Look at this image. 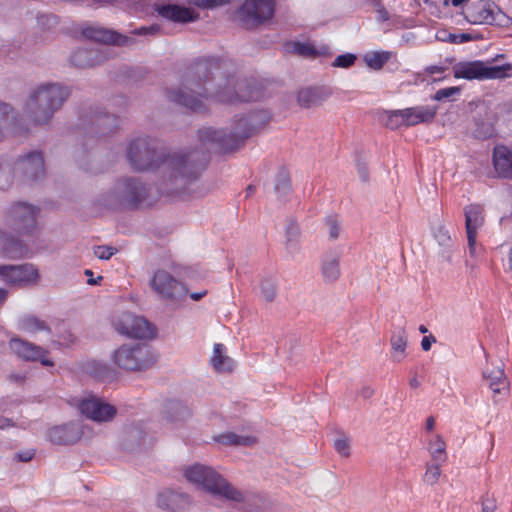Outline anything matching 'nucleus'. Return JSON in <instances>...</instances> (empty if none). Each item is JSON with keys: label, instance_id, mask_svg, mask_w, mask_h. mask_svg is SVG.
<instances>
[{"label": "nucleus", "instance_id": "52", "mask_svg": "<svg viewBox=\"0 0 512 512\" xmlns=\"http://www.w3.org/2000/svg\"><path fill=\"white\" fill-rule=\"evenodd\" d=\"M299 235V227L296 223H290L286 228L287 241L291 242L296 239Z\"/></svg>", "mask_w": 512, "mask_h": 512}, {"label": "nucleus", "instance_id": "63", "mask_svg": "<svg viewBox=\"0 0 512 512\" xmlns=\"http://www.w3.org/2000/svg\"><path fill=\"white\" fill-rule=\"evenodd\" d=\"M206 294H207V291L195 292V293L190 294V297L194 301H198V300L202 299Z\"/></svg>", "mask_w": 512, "mask_h": 512}, {"label": "nucleus", "instance_id": "4", "mask_svg": "<svg viewBox=\"0 0 512 512\" xmlns=\"http://www.w3.org/2000/svg\"><path fill=\"white\" fill-rule=\"evenodd\" d=\"M69 95L70 91L61 85H41L30 95L26 103V112L35 123H47Z\"/></svg>", "mask_w": 512, "mask_h": 512}, {"label": "nucleus", "instance_id": "51", "mask_svg": "<svg viewBox=\"0 0 512 512\" xmlns=\"http://www.w3.org/2000/svg\"><path fill=\"white\" fill-rule=\"evenodd\" d=\"M172 411L176 414V419H184L185 417L190 415V410L180 403H173L171 408Z\"/></svg>", "mask_w": 512, "mask_h": 512}, {"label": "nucleus", "instance_id": "2", "mask_svg": "<svg viewBox=\"0 0 512 512\" xmlns=\"http://www.w3.org/2000/svg\"><path fill=\"white\" fill-rule=\"evenodd\" d=\"M39 209L25 202L13 204L9 210L8 224L14 235L2 233L0 241L2 254L11 259L30 257L37 240Z\"/></svg>", "mask_w": 512, "mask_h": 512}, {"label": "nucleus", "instance_id": "44", "mask_svg": "<svg viewBox=\"0 0 512 512\" xmlns=\"http://www.w3.org/2000/svg\"><path fill=\"white\" fill-rule=\"evenodd\" d=\"M116 253L117 249L113 246L98 245L94 247V255L102 260H108Z\"/></svg>", "mask_w": 512, "mask_h": 512}, {"label": "nucleus", "instance_id": "39", "mask_svg": "<svg viewBox=\"0 0 512 512\" xmlns=\"http://www.w3.org/2000/svg\"><path fill=\"white\" fill-rule=\"evenodd\" d=\"M489 25L508 27L512 24V18L507 16L496 4L493 9L492 17L489 19Z\"/></svg>", "mask_w": 512, "mask_h": 512}, {"label": "nucleus", "instance_id": "40", "mask_svg": "<svg viewBox=\"0 0 512 512\" xmlns=\"http://www.w3.org/2000/svg\"><path fill=\"white\" fill-rule=\"evenodd\" d=\"M440 463L441 462L432 461L427 465V469L423 478L426 484L434 485L438 482L441 475Z\"/></svg>", "mask_w": 512, "mask_h": 512}, {"label": "nucleus", "instance_id": "42", "mask_svg": "<svg viewBox=\"0 0 512 512\" xmlns=\"http://www.w3.org/2000/svg\"><path fill=\"white\" fill-rule=\"evenodd\" d=\"M293 50L296 54L305 57H315L318 54L314 46L310 43L295 42L293 44Z\"/></svg>", "mask_w": 512, "mask_h": 512}, {"label": "nucleus", "instance_id": "46", "mask_svg": "<svg viewBox=\"0 0 512 512\" xmlns=\"http://www.w3.org/2000/svg\"><path fill=\"white\" fill-rule=\"evenodd\" d=\"M334 448L343 457H348L350 455V443L346 437L336 439L334 442Z\"/></svg>", "mask_w": 512, "mask_h": 512}, {"label": "nucleus", "instance_id": "34", "mask_svg": "<svg viewBox=\"0 0 512 512\" xmlns=\"http://www.w3.org/2000/svg\"><path fill=\"white\" fill-rule=\"evenodd\" d=\"M20 330L27 333H37L40 331H49L46 323L35 316L27 315L19 320Z\"/></svg>", "mask_w": 512, "mask_h": 512}, {"label": "nucleus", "instance_id": "57", "mask_svg": "<svg viewBox=\"0 0 512 512\" xmlns=\"http://www.w3.org/2000/svg\"><path fill=\"white\" fill-rule=\"evenodd\" d=\"M471 2H469L468 0H450V4L454 7H460L462 9V12L460 13V15H463L465 14L466 12V8L468 5H470Z\"/></svg>", "mask_w": 512, "mask_h": 512}, {"label": "nucleus", "instance_id": "16", "mask_svg": "<svg viewBox=\"0 0 512 512\" xmlns=\"http://www.w3.org/2000/svg\"><path fill=\"white\" fill-rule=\"evenodd\" d=\"M81 34L84 38L117 46H127L134 42L133 38L122 35L114 30H110L98 25L87 24L82 28Z\"/></svg>", "mask_w": 512, "mask_h": 512}, {"label": "nucleus", "instance_id": "19", "mask_svg": "<svg viewBox=\"0 0 512 512\" xmlns=\"http://www.w3.org/2000/svg\"><path fill=\"white\" fill-rule=\"evenodd\" d=\"M15 171L24 175L28 180H37L44 176V158L41 152L34 151L19 158L14 164Z\"/></svg>", "mask_w": 512, "mask_h": 512}, {"label": "nucleus", "instance_id": "10", "mask_svg": "<svg viewBox=\"0 0 512 512\" xmlns=\"http://www.w3.org/2000/svg\"><path fill=\"white\" fill-rule=\"evenodd\" d=\"M453 75L467 80L501 79L512 75V64L490 66L480 60L459 62L453 66Z\"/></svg>", "mask_w": 512, "mask_h": 512}, {"label": "nucleus", "instance_id": "9", "mask_svg": "<svg viewBox=\"0 0 512 512\" xmlns=\"http://www.w3.org/2000/svg\"><path fill=\"white\" fill-rule=\"evenodd\" d=\"M149 286L159 299L171 304L183 302L188 294L186 285L164 269L153 272Z\"/></svg>", "mask_w": 512, "mask_h": 512}, {"label": "nucleus", "instance_id": "38", "mask_svg": "<svg viewBox=\"0 0 512 512\" xmlns=\"http://www.w3.org/2000/svg\"><path fill=\"white\" fill-rule=\"evenodd\" d=\"M13 170L10 163L7 161L0 162V189H8L13 182Z\"/></svg>", "mask_w": 512, "mask_h": 512}, {"label": "nucleus", "instance_id": "64", "mask_svg": "<svg viewBox=\"0 0 512 512\" xmlns=\"http://www.w3.org/2000/svg\"><path fill=\"white\" fill-rule=\"evenodd\" d=\"M460 93L459 87H450V102L455 100V96Z\"/></svg>", "mask_w": 512, "mask_h": 512}, {"label": "nucleus", "instance_id": "6", "mask_svg": "<svg viewBox=\"0 0 512 512\" xmlns=\"http://www.w3.org/2000/svg\"><path fill=\"white\" fill-rule=\"evenodd\" d=\"M184 475L189 482L213 495L222 496L235 502H243L245 500V496L241 491L234 488L211 467L194 464L185 470Z\"/></svg>", "mask_w": 512, "mask_h": 512}, {"label": "nucleus", "instance_id": "60", "mask_svg": "<svg viewBox=\"0 0 512 512\" xmlns=\"http://www.w3.org/2000/svg\"><path fill=\"white\" fill-rule=\"evenodd\" d=\"M447 97H448V88H443L434 94L433 99L439 101V100H442Z\"/></svg>", "mask_w": 512, "mask_h": 512}, {"label": "nucleus", "instance_id": "58", "mask_svg": "<svg viewBox=\"0 0 512 512\" xmlns=\"http://www.w3.org/2000/svg\"><path fill=\"white\" fill-rule=\"evenodd\" d=\"M34 456V451H26V452H23V453H19L17 455L18 459L20 461H24V462H28L30 461Z\"/></svg>", "mask_w": 512, "mask_h": 512}, {"label": "nucleus", "instance_id": "43", "mask_svg": "<svg viewBox=\"0 0 512 512\" xmlns=\"http://www.w3.org/2000/svg\"><path fill=\"white\" fill-rule=\"evenodd\" d=\"M260 292L266 301L271 302L276 295L274 283L270 280H263L260 284Z\"/></svg>", "mask_w": 512, "mask_h": 512}, {"label": "nucleus", "instance_id": "23", "mask_svg": "<svg viewBox=\"0 0 512 512\" xmlns=\"http://www.w3.org/2000/svg\"><path fill=\"white\" fill-rule=\"evenodd\" d=\"M495 3L490 0H476L467 6L464 18L472 23L488 24Z\"/></svg>", "mask_w": 512, "mask_h": 512}, {"label": "nucleus", "instance_id": "12", "mask_svg": "<svg viewBox=\"0 0 512 512\" xmlns=\"http://www.w3.org/2000/svg\"><path fill=\"white\" fill-rule=\"evenodd\" d=\"M274 12V0H246L238 10V19L242 27L252 29L270 20Z\"/></svg>", "mask_w": 512, "mask_h": 512}, {"label": "nucleus", "instance_id": "11", "mask_svg": "<svg viewBox=\"0 0 512 512\" xmlns=\"http://www.w3.org/2000/svg\"><path fill=\"white\" fill-rule=\"evenodd\" d=\"M113 361L121 369L141 371L149 368L155 362V358L147 345L124 344L114 351Z\"/></svg>", "mask_w": 512, "mask_h": 512}, {"label": "nucleus", "instance_id": "61", "mask_svg": "<svg viewBox=\"0 0 512 512\" xmlns=\"http://www.w3.org/2000/svg\"><path fill=\"white\" fill-rule=\"evenodd\" d=\"M434 426H435V418L433 416H429L426 419V423H425L426 431L431 432L434 429Z\"/></svg>", "mask_w": 512, "mask_h": 512}, {"label": "nucleus", "instance_id": "18", "mask_svg": "<svg viewBox=\"0 0 512 512\" xmlns=\"http://www.w3.org/2000/svg\"><path fill=\"white\" fill-rule=\"evenodd\" d=\"M10 350L18 357L27 361H40L44 366H53L47 358L48 351L28 341L12 338L9 341Z\"/></svg>", "mask_w": 512, "mask_h": 512}, {"label": "nucleus", "instance_id": "8", "mask_svg": "<svg viewBox=\"0 0 512 512\" xmlns=\"http://www.w3.org/2000/svg\"><path fill=\"white\" fill-rule=\"evenodd\" d=\"M437 113L436 106H412L404 109L385 110L381 121L390 130L408 128L431 122Z\"/></svg>", "mask_w": 512, "mask_h": 512}, {"label": "nucleus", "instance_id": "36", "mask_svg": "<svg viewBox=\"0 0 512 512\" xmlns=\"http://www.w3.org/2000/svg\"><path fill=\"white\" fill-rule=\"evenodd\" d=\"M87 371L99 380H109L113 378V371L103 362L93 360L87 363Z\"/></svg>", "mask_w": 512, "mask_h": 512}, {"label": "nucleus", "instance_id": "62", "mask_svg": "<svg viewBox=\"0 0 512 512\" xmlns=\"http://www.w3.org/2000/svg\"><path fill=\"white\" fill-rule=\"evenodd\" d=\"M12 426V422L8 418L0 417V429Z\"/></svg>", "mask_w": 512, "mask_h": 512}, {"label": "nucleus", "instance_id": "22", "mask_svg": "<svg viewBox=\"0 0 512 512\" xmlns=\"http://www.w3.org/2000/svg\"><path fill=\"white\" fill-rule=\"evenodd\" d=\"M82 436L80 426L75 423L55 426L48 431L49 440L58 445H70Z\"/></svg>", "mask_w": 512, "mask_h": 512}, {"label": "nucleus", "instance_id": "26", "mask_svg": "<svg viewBox=\"0 0 512 512\" xmlns=\"http://www.w3.org/2000/svg\"><path fill=\"white\" fill-rule=\"evenodd\" d=\"M157 505L162 509L177 512L189 506V499L185 494L164 490L157 497Z\"/></svg>", "mask_w": 512, "mask_h": 512}, {"label": "nucleus", "instance_id": "47", "mask_svg": "<svg viewBox=\"0 0 512 512\" xmlns=\"http://www.w3.org/2000/svg\"><path fill=\"white\" fill-rule=\"evenodd\" d=\"M290 188V178L286 171L279 173L277 182L275 184V190L277 192H286Z\"/></svg>", "mask_w": 512, "mask_h": 512}, {"label": "nucleus", "instance_id": "27", "mask_svg": "<svg viewBox=\"0 0 512 512\" xmlns=\"http://www.w3.org/2000/svg\"><path fill=\"white\" fill-rule=\"evenodd\" d=\"M105 58L97 49H78L72 54L70 61L76 67L88 68L101 64Z\"/></svg>", "mask_w": 512, "mask_h": 512}, {"label": "nucleus", "instance_id": "21", "mask_svg": "<svg viewBox=\"0 0 512 512\" xmlns=\"http://www.w3.org/2000/svg\"><path fill=\"white\" fill-rule=\"evenodd\" d=\"M79 409L87 418L97 422L109 421L116 414L114 406L95 398L83 399Z\"/></svg>", "mask_w": 512, "mask_h": 512}, {"label": "nucleus", "instance_id": "54", "mask_svg": "<svg viewBox=\"0 0 512 512\" xmlns=\"http://www.w3.org/2000/svg\"><path fill=\"white\" fill-rule=\"evenodd\" d=\"M433 231H434V236L438 240L439 244L440 245L444 244L447 240L445 227L439 225L437 227H433Z\"/></svg>", "mask_w": 512, "mask_h": 512}, {"label": "nucleus", "instance_id": "7", "mask_svg": "<svg viewBox=\"0 0 512 512\" xmlns=\"http://www.w3.org/2000/svg\"><path fill=\"white\" fill-rule=\"evenodd\" d=\"M263 95L262 86L256 80H238L235 76H229L218 84L212 97L221 103L237 104L258 101Z\"/></svg>", "mask_w": 512, "mask_h": 512}, {"label": "nucleus", "instance_id": "30", "mask_svg": "<svg viewBox=\"0 0 512 512\" xmlns=\"http://www.w3.org/2000/svg\"><path fill=\"white\" fill-rule=\"evenodd\" d=\"M325 98L326 96H323L318 88L302 89L297 95L298 103L305 108L319 105Z\"/></svg>", "mask_w": 512, "mask_h": 512}, {"label": "nucleus", "instance_id": "56", "mask_svg": "<svg viewBox=\"0 0 512 512\" xmlns=\"http://www.w3.org/2000/svg\"><path fill=\"white\" fill-rule=\"evenodd\" d=\"M436 342V338L433 335L424 336L421 341V347L424 351H429L432 343Z\"/></svg>", "mask_w": 512, "mask_h": 512}, {"label": "nucleus", "instance_id": "50", "mask_svg": "<svg viewBox=\"0 0 512 512\" xmlns=\"http://www.w3.org/2000/svg\"><path fill=\"white\" fill-rule=\"evenodd\" d=\"M189 2L202 9H212L223 5V0H189Z\"/></svg>", "mask_w": 512, "mask_h": 512}, {"label": "nucleus", "instance_id": "13", "mask_svg": "<svg viewBox=\"0 0 512 512\" xmlns=\"http://www.w3.org/2000/svg\"><path fill=\"white\" fill-rule=\"evenodd\" d=\"M114 327L120 334L131 338H153L156 334V328L150 322L129 312L119 316L114 322Z\"/></svg>", "mask_w": 512, "mask_h": 512}, {"label": "nucleus", "instance_id": "49", "mask_svg": "<svg viewBox=\"0 0 512 512\" xmlns=\"http://www.w3.org/2000/svg\"><path fill=\"white\" fill-rule=\"evenodd\" d=\"M326 225L329 229V236L331 239H337L339 236L340 226L336 217L329 216L326 218Z\"/></svg>", "mask_w": 512, "mask_h": 512}, {"label": "nucleus", "instance_id": "48", "mask_svg": "<svg viewBox=\"0 0 512 512\" xmlns=\"http://www.w3.org/2000/svg\"><path fill=\"white\" fill-rule=\"evenodd\" d=\"M12 111V108L10 105L6 103H0V141L3 138V128L5 127L6 123L8 122V117L10 112Z\"/></svg>", "mask_w": 512, "mask_h": 512}, {"label": "nucleus", "instance_id": "41", "mask_svg": "<svg viewBox=\"0 0 512 512\" xmlns=\"http://www.w3.org/2000/svg\"><path fill=\"white\" fill-rule=\"evenodd\" d=\"M482 39V36L479 33H456V32H450V43L453 44H461L469 41H476Z\"/></svg>", "mask_w": 512, "mask_h": 512}, {"label": "nucleus", "instance_id": "1", "mask_svg": "<svg viewBox=\"0 0 512 512\" xmlns=\"http://www.w3.org/2000/svg\"><path fill=\"white\" fill-rule=\"evenodd\" d=\"M127 160L137 171L164 167L170 180L177 186H185L197 179L208 162L206 154L198 150L173 155L158 153L156 142L148 138H138L130 142Z\"/></svg>", "mask_w": 512, "mask_h": 512}, {"label": "nucleus", "instance_id": "59", "mask_svg": "<svg viewBox=\"0 0 512 512\" xmlns=\"http://www.w3.org/2000/svg\"><path fill=\"white\" fill-rule=\"evenodd\" d=\"M444 71H445V69L443 67H438V66H430V67L426 68V72L430 76H433L436 73H439V74L443 75Z\"/></svg>", "mask_w": 512, "mask_h": 512}, {"label": "nucleus", "instance_id": "20", "mask_svg": "<svg viewBox=\"0 0 512 512\" xmlns=\"http://www.w3.org/2000/svg\"><path fill=\"white\" fill-rule=\"evenodd\" d=\"M465 226L468 240V248L471 255L475 253L478 230L484 224L483 208L478 204H472L464 208Z\"/></svg>", "mask_w": 512, "mask_h": 512}, {"label": "nucleus", "instance_id": "5", "mask_svg": "<svg viewBox=\"0 0 512 512\" xmlns=\"http://www.w3.org/2000/svg\"><path fill=\"white\" fill-rule=\"evenodd\" d=\"M255 132L256 128L252 123V117H243L237 120L234 131L231 133L208 127L200 129L198 134L203 145L210 144L217 151L228 153L239 149L245 139L251 137Z\"/></svg>", "mask_w": 512, "mask_h": 512}, {"label": "nucleus", "instance_id": "17", "mask_svg": "<svg viewBox=\"0 0 512 512\" xmlns=\"http://www.w3.org/2000/svg\"><path fill=\"white\" fill-rule=\"evenodd\" d=\"M0 277L7 284L22 285L36 281L38 270L32 264L0 265Z\"/></svg>", "mask_w": 512, "mask_h": 512}, {"label": "nucleus", "instance_id": "29", "mask_svg": "<svg viewBox=\"0 0 512 512\" xmlns=\"http://www.w3.org/2000/svg\"><path fill=\"white\" fill-rule=\"evenodd\" d=\"M225 353L226 347L223 344H214L211 364L217 372H231L234 369V360Z\"/></svg>", "mask_w": 512, "mask_h": 512}, {"label": "nucleus", "instance_id": "33", "mask_svg": "<svg viewBox=\"0 0 512 512\" xmlns=\"http://www.w3.org/2000/svg\"><path fill=\"white\" fill-rule=\"evenodd\" d=\"M428 450L432 457V461H446V442L441 436L434 435L431 439H429Z\"/></svg>", "mask_w": 512, "mask_h": 512}, {"label": "nucleus", "instance_id": "53", "mask_svg": "<svg viewBox=\"0 0 512 512\" xmlns=\"http://www.w3.org/2000/svg\"><path fill=\"white\" fill-rule=\"evenodd\" d=\"M159 30V27L157 25H151V26H142L138 29H135L132 33L134 35H148V34H156Z\"/></svg>", "mask_w": 512, "mask_h": 512}, {"label": "nucleus", "instance_id": "28", "mask_svg": "<svg viewBox=\"0 0 512 512\" xmlns=\"http://www.w3.org/2000/svg\"><path fill=\"white\" fill-rule=\"evenodd\" d=\"M483 377L489 382V388L492 390L494 395L500 394L508 387V382L504 372V364L501 360L498 361V364L493 369L486 367L483 371Z\"/></svg>", "mask_w": 512, "mask_h": 512}, {"label": "nucleus", "instance_id": "3", "mask_svg": "<svg viewBox=\"0 0 512 512\" xmlns=\"http://www.w3.org/2000/svg\"><path fill=\"white\" fill-rule=\"evenodd\" d=\"M226 66V61L214 57L197 60L187 69L183 86L167 93L168 99L194 112L204 110V102L208 100L206 85L209 83V75Z\"/></svg>", "mask_w": 512, "mask_h": 512}, {"label": "nucleus", "instance_id": "45", "mask_svg": "<svg viewBox=\"0 0 512 512\" xmlns=\"http://www.w3.org/2000/svg\"><path fill=\"white\" fill-rule=\"evenodd\" d=\"M356 61V56L351 53L342 54L336 57L333 62L334 67L348 68Z\"/></svg>", "mask_w": 512, "mask_h": 512}, {"label": "nucleus", "instance_id": "37", "mask_svg": "<svg viewBox=\"0 0 512 512\" xmlns=\"http://www.w3.org/2000/svg\"><path fill=\"white\" fill-rule=\"evenodd\" d=\"M391 54L387 51H373L364 55L366 65L373 70H380L390 59Z\"/></svg>", "mask_w": 512, "mask_h": 512}, {"label": "nucleus", "instance_id": "14", "mask_svg": "<svg viewBox=\"0 0 512 512\" xmlns=\"http://www.w3.org/2000/svg\"><path fill=\"white\" fill-rule=\"evenodd\" d=\"M147 196V187L138 179L125 178L115 185V197L125 207L136 208L146 201Z\"/></svg>", "mask_w": 512, "mask_h": 512}, {"label": "nucleus", "instance_id": "24", "mask_svg": "<svg viewBox=\"0 0 512 512\" xmlns=\"http://www.w3.org/2000/svg\"><path fill=\"white\" fill-rule=\"evenodd\" d=\"M157 12L163 18L179 23L193 22L199 17V14L194 9L175 4L158 6Z\"/></svg>", "mask_w": 512, "mask_h": 512}, {"label": "nucleus", "instance_id": "55", "mask_svg": "<svg viewBox=\"0 0 512 512\" xmlns=\"http://www.w3.org/2000/svg\"><path fill=\"white\" fill-rule=\"evenodd\" d=\"M496 501L493 498L485 497L482 501V512H495Z\"/></svg>", "mask_w": 512, "mask_h": 512}, {"label": "nucleus", "instance_id": "15", "mask_svg": "<svg viewBox=\"0 0 512 512\" xmlns=\"http://www.w3.org/2000/svg\"><path fill=\"white\" fill-rule=\"evenodd\" d=\"M494 121V113L489 107L485 103L477 104L473 115L474 127L471 129L473 137L487 140L496 136Z\"/></svg>", "mask_w": 512, "mask_h": 512}, {"label": "nucleus", "instance_id": "25", "mask_svg": "<svg viewBox=\"0 0 512 512\" xmlns=\"http://www.w3.org/2000/svg\"><path fill=\"white\" fill-rule=\"evenodd\" d=\"M493 165L500 177L512 179V150L504 145L495 146Z\"/></svg>", "mask_w": 512, "mask_h": 512}, {"label": "nucleus", "instance_id": "35", "mask_svg": "<svg viewBox=\"0 0 512 512\" xmlns=\"http://www.w3.org/2000/svg\"><path fill=\"white\" fill-rule=\"evenodd\" d=\"M391 347L394 352V359L397 362L402 361L406 356L405 350L407 347V336L404 330L392 335Z\"/></svg>", "mask_w": 512, "mask_h": 512}, {"label": "nucleus", "instance_id": "32", "mask_svg": "<svg viewBox=\"0 0 512 512\" xmlns=\"http://www.w3.org/2000/svg\"><path fill=\"white\" fill-rule=\"evenodd\" d=\"M322 276L326 282H334L340 276L339 257L328 256L322 262Z\"/></svg>", "mask_w": 512, "mask_h": 512}, {"label": "nucleus", "instance_id": "31", "mask_svg": "<svg viewBox=\"0 0 512 512\" xmlns=\"http://www.w3.org/2000/svg\"><path fill=\"white\" fill-rule=\"evenodd\" d=\"M214 440L225 445L251 446L256 443L253 436H240L233 432L222 433L214 437Z\"/></svg>", "mask_w": 512, "mask_h": 512}]
</instances>
